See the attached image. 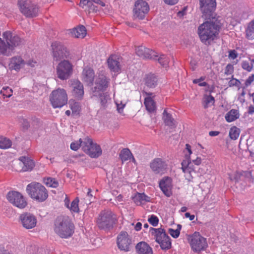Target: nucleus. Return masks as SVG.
I'll return each mask as SVG.
<instances>
[{"label": "nucleus", "instance_id": "obj_17", "mask_svg": "<svg viewBox=\"0 0 254 254\" xmlns=\"http://www.w3.org/2000/svg\"><path fill=\"white\" fill-rule=\"evenodd\" d=\"M109 81L104 75H100L96 79L95 86L92 88V95H99V93L103 92L108 86Z\"/></svg>", "mask_w": 254, "mask_h": 254}, {"label": "nucleus", "instance_id": "obj_11", "mask_svg": "<svg viewBox=\"0 0 254 254\" xmlns=\"http://www.w3.org/2000/svg\"><path fill=\"white\" fill-rule=\"evenodd\" d=\"M58 77L62 80L68 79L72 74V66L67 60L62 61L56 68Z\"/></svg>", "mask_w": 254, "mask_h": 254}, {"label": "nucleus", "instance_id": "obj_40", "mask_svg": "<svg viewBox=\"0 0 254 254\" xmlns=\"http://www.w3.org/2000/svg\"><path fill=\"white\" fill-rule=\"evenodd\" d=\"M240 133V129L236 126H233L230 129L229 135L231 139L236 140L239 136Z\"/></svg>", "mask_w": 254, "mask_h": 254}, {"label": "nucleus", "instance_id": "obj_14", "mask_svg": "<svg viewBox=\"0 0 254 254\" xmlns=\"http://www.w3.org/2000/svg\"><path fill=\"white\" fill-rule=\"evenodd\" d=\"M8 200L19 208H24L27 203L23 196L19 192L12 191L7 194Z\"/></svg>", "mask_w": 254, "mask_h": 254}, {"label": "nucleus", "instance_id": "obj_52", "mask_svg": "<svg viewBox=\"0 0 254 254\" xmlns=\"http://www.w3.org/2000/svg\"><path fill=\"white\" fill-rule=\"evenodd\" d=\"M233 65H232L231 64H227L225 69V74L226 75H230L233 73Z\"/></svg>", "mask_w": 254, "mask_h": 254}, {"label": "nucleus", "instance_id": "obj_42", "mask_svg": "<svg viewBox=\"0 0 254 254\" xmlns=\"http://www.w3.org/2000/svg\"><path fill=\"white\" fill-rule=\"evenodd\" d=\"M30 123V127L33 129H37L42 125L40 120L35 117H33L31 118Z\"/></svg>", "mask_w": 254, "mask_h": 254}, {"label": "nucleus", "instance_id": "obj_31", "mask_svg": "<svg viewBox=\"0 0 254 254\" xmlns=\"http://www.w3.org/2000/svg\"><path fill=\"white\" fill-rule=\"evenodd\" d=\"M163 120L166 126H169L171 128L176 127V122L172 117V115L168 113L166 110H164L163 113Z\"/></svg>", "mask_w": 254, "mask_h": 254}, {"label": "nucleus", "instance_id": "obj_60", "mask_svg": "<svg viewBox=\"0 0 254 254\" xmlns=\"http://www.w3.org/2000/svg\"><path fill=\"white\" fill-rule=\"evenodd\" d=\"M238 56V54L236 52L235 50H231L229 52V57L232 59H235Z\"/></svg>", "mask_w": 254, "mask_h": 254}, {"label": "nucleus", "instance_id": "obj_50", "mask_svg": "<svg viewBox=\"0 0 254 254\" xmlns=\"http://www.w3.org/2000/svg\"><path fill=\"white\" fill-rule=\"evenodd\" d=\"M204 80V77H201L200 78L194 79L193 80V83L194 84H198V85L201 87L206 86L207 85V83L206 82H201V81H203Z\"/></svg>", "mask_w": 254, "mask_h": 254}, {"label": "nucleus", "instance_id": "obj_19", "mask_svg": "<svg viewBox=\"0 0 254 254\" xmlns=\"http://www.w3.org/2000/svg\"><path fill=\"white\" fill-rule=\"evenodd\" d=\"M71 85L72 95L77 99H81L84 95L83 84L79 80H74Z\"/></svg>", "mask_w": 254, "mask_h": 254}, {"label": "nucleus", "instance_id": "obj_29", "mask_svg": "<svg viewBox=\"0 0 254 254\" xmlns=\"http://www.w3.org/2000/svg\"><path fill=\"white\" fill-rule=\"evenodd\" d=\"M148 96L145 98L144 104L146 110L150 113H153L156 110L155 102L151 98L152 93H147Z\"/></svg>", "mask_w": 254, "mask_h": 254}, {"label": "nucleus", "instance_id": "obj_1", "mask_svg": "<svg viewBox=\"0 0 254 254\" xmlns=\"http://www.w3.org/2000/svg\"><path fill=\"white\" fill-rule=\"evenodd\" d=\"M205 20L204 22L198 26L197 33L201 42L209 46L217 39L222 25L218 18Z\"/></svg>", "mask_w": 254, "mask_h": 254}, {"label": "nucleus", "instance_id": "obj_35", "mask_svg": "<svg viewBox=\"0 0 254 254\" xmlns=\"http://www.w3.org/2000/svg\"><path fill=\"white\" fill-rule=\"evenodd\" d=\"M0 254H17V249L11 245H0Z\"/></svg>", "mask_w": 254, "mask_h": 254}, {"label": "nucleus", "instance_id": "obj_37", "mask_svg": "<svg viewBox=\"0 0 254 254\" xmlns=\"http://www.w3.org/2000/svg\"><path fill=\"white\" fill-rule=\"evenodd\" d=\"M158 243L163 250H168L171 248V239L167 234Z\"/></svg>", "mask_w": 254, "mask_h": 254}, {"label": "nucleus", "instance_id": "obj_27", "mask_svg": "<svg viewBox=\"0 0 254 254\" xmlns=\"http://www.w3.org/2000/svg\"><path fill=\"white\" fill-rule=\"evenodd\" d=\"M24 61L21 57H15L11 58L9 66L10 69L18 70L24 65Z\"/></svg>", "mask_w": 254, "mask_h": 254}, {"label": "nucleus", "instance_id": "obj_28", "mask_svg": "<svg viewBox=\"0 0 254 254\" xmlns=\"http://www.w3.org/2000/svg\"><path fill=\"white\" fill-rule=\"evenodd\" d=\"M102 150L100 146L97 143H92V145L89 148L88 152L86 154L92 158H97L101 155Z\"/></svg>", "mask_w": 254, "mask_h": 254}, {"label": "nucleus", "instance_id": "obj_30", "mask_svg": "<svg viewBox=\"0 0 254 254\" xmlns=\"http://www.w3.org/2000/svg\"><path fill=\"white\" fill-rule=\"evenodd\" d=\"M145 84L149 88H154L157 84L158 78L156 75L149 73L144 78Z\"/></svg>", "mask_w": 254, "mask_h": 254}, {"label": "nucleus", "instance_id": "obj_38", "mask_svg": "<svg viewBox=\"0 0 254 254\" xmlns=\"http://www.w3.org/2000/svg\"><path fill=\"white\" fill-rule=\"evenodd\" d=\"M131 157H132V154L130 150L127 148L123 149L119 154V157L123 163L130 160Z\"/></svg>", "mask_w": 254, "mask_h": 254}, {"label": "nucleus", "instance_id": "obj_36", "mask_svg": "<svg viewBox=\"0 0 254 254\" xmlns=\"http://www.w3.org/2000/svg\"><path fill=\"white\" fill-rule=\"evenodd\" d=\"M240 115L238 110L232 109L225 115V119L228 122H232L239 118Z\"/></svg>", "mask_w": 254, "mask_h": 254}, {"label": "nucleus", "instance_id": "obj_56", "mask_svg": "<svg viewBox=\"0 0 254 254\" xmlns=\"http://www.w3.org/2000/svg\"><path fill=\"white\" fill-rule=\"evenodd\" d=\"M21 123L23 128L25 129H28L30 127V123L27 119H22Z\"/></svg>", "mask_w": 254, "mask_h": 254}, {"label": "nucleus", "instance_id": "obj_41", "mask_svg": "<svg viewBox=\"0 0 254 254\" xmlns=\"http://www.w3.org/2000/svg\"><path fill=\"white\" fill-rule=\"evenodd\" d=\"M44 183L50 187L56 188L59 186V182L55 179L51 177H48L44 179Z\"/></svg>", "mask_w": 254, "mask_h": 254}, {"label": "nucleus", "instance_id": "obj_58", "mask_svg": "<svg viewBox=\"0 0 254 254\" xmlns=\"http://www.w3.org/2000/svg\"><path fill=\"white\" fill-rule=\"evenodd\" d=\"M71 109L72 112V114L74 113H76L79 111V103L75 102L73 104V105L71 106Z\"/></svg>", "mask_w": 254, "mask_h": 254}, {"label": "nucleus", "instance_id": "obj_3", "mask_svg": "<svg viewBox=\"0 0 254 254\" xmlns=\"http://www.w3.org/2000/svg\"><path fill=\"white\" fill-rule=\"evenodd\" d=\"M3 38L6 41L7 44L2 40H0V53L4 56H9L11 55L14 48L20 46L22 41L16 35L10 31L3 33Z\"/></svg>", "mask_w": 254, "mask_h": 254}, {"label": "nucleus", "instance_id": "obj_32", "mask_svg": "<svg viewBox=\"0 0 254 254\" xmlns=\"http://www.w3.org/2000/svg\"><path fill=\"white\" fill-rule=\"evenodd\" d=\"M97 96H93V97H96L98 98V101L101 107L103 108H105L107 107V104L108 101L111 100L109 95L107 93L100 92Z\"/></svg>", "mask_w": 254, "mask_h": 254}, {"label": "nucleus", "instance_id": "obj_33", "mask_svg": "<svg viewBox=\"0 0 254 254\" xmlns=\"http://www.w3.org/2000/svg\"><path fill=\"white\" fill-rule=\"evenodd\" d=\"M71 33L75 38H83L86 35V29L85 26L81 25L73 29Z\"/></svg>", "mask_w": 254, "mask_h": 254}, {"label": "nucleus", "instance_id": "obj_9", "mask_svg": "<svg viewBox=\"0 0 254 254\" xmlns=\"http://www.w3.org/2000/svg\"><path fill=\"white\" fill-rule=\"evenodd\" d=\"M189 240L192 251L198 253L204 251L207 247L206 239L201 236L199 232H195Z\"/></svg>", "mask_w": 254, "mask_h": 254}, {"label": "nucleus", "instance_id": "obj_34", "mask_svg": "<svg viewBox=\"0 0 254 254\" xmlns=\"http://www.w3.org/2000/svg\"><path fill=\"white\" fill-rule=\"evenodd\" d=\"M79 142L82 149L86 153L87 152H88L89 148H90L93 142L92 139L88 136L83 139H79Z\"/></svg>", "mask_w": 254, "mask_h": 254}, {"label": "nucleus", "instance_id": "obj_61", "mask_svg": "<svg viewBox=\"0 0 254 254\" xmlns=\"http://www.w3.org/2000/svg\"><path fill=\"white\" fill-rule=\"evenodd\" d=\"M187 9V7H184L182 10L179 11L177 13L178 16L182 17L186 14V11Z\"/></svg>", "mask_w": 254, "mask_h": 254}, {"label": "nucleus", "instance_id": "obj_8", "mask_svg": "<svg viewBox=\"0 0 254 254\" xmlns=\"http://www.w3.org/2000/svg\"><path fill=\"white\" fill-rule=\"evenodd\" d=\"M50 100L54 108H62L67 102V96L65 90L58 89L50 95Z\"/></svg>", "mask_w": 254, "mask_h": 254}, {"label": "nucleus", "instance_id": "obj_59", "mask_svg": "<svg viewBox=\"0 0 254 254\" xmlns=\"http://www.w3.org/2000/svg\"><path fill=\"white\" fill-rule=\"evenodd\" d=\"M80 147V143H78L77 142H72L70 144V148L72 150L76 151L78 150L79 147Z\"/></svg>", "mask_w": 254, "mask_h": 254}, {"label": "nucleus", "instance_id": "obj_7", "mask_svg": "<svg viewBox=\"0 0 254 254\" xmlns=\"http://www.w3.org/2000/svg\"><path fill=\"white\" fill-rule=\"evenodd\" d=\"M18 5L20 12L27 17H34L38 14L39 6L31 0H19Z\"/></svg>", "mask_w": 254, "mask_h": 254}, {"label": "nucleus", "instance_id": "obj_57", "mask_svg": "<svg viewBox=\"0 0 254 254\" xmlns=\"http://www.w3.org/2000/svg\"><path fill=\"white\" fill-rule=\"evenodd\" d=\"M241 84L240 81L237 79H235V80H230L228 82V85L229 87L232 86H239Z\"/></svg>", "mask_w": 254, "mask_h": 254}, {"label": "nucleus", "instance_id": "obj_62", "mask_svg": "<svg viewBox=\"0 0 254 254\" xmlns=\"http://www.w3.org/2000/svg\"><path fill=\"white\" fill-rule=\"evenodd\" d=\"M182 169L184 173L188 174L190 175V176L191 177V178H192V177L191 176V173L192 171L190 170V167H188L185 168H182Z\"/></svg>", "mask_w": 254, "mask_h": 254}, {"label": "nucleus", "instance_id": "obj_16", "mask_svg": "<svg viewBox=\"0 0 254 254\" xmlns=\"http://www.w3.org/2000/svg\"><path fill=\"white\" fill-rule=\"evenodd\" d=\"M149 166L155 174L162 175L166 172L168 165L162 159L156 158L150 162Z\"/></svg>", "mask_w": 254, "mask_h": 254}, {"label": "nucleus", "instance_id": "obj_22", "mask_svg": "<svg viewBox=\"0 0 254 254\" xmlns=\"http://www.w3.org/2000/svg\"><path fill=\"white\" fill-rule=\"evenodd\" d=\"M119 58L117 56L111 55L108 59L109 68L113 72H118L121 69Z\"/></svg>", "mask_w": 254, "mask_h": 254}, {"label": "nucleus", "instance_id": "obj_49", "mask_svg": "<svg viewBox=\"0 0 254 254\" xmlns=\"http://www.w3.org/2000/svg\"><path fill=\"white\" fill-rule=\"evenodd\" d=\"M148 222L154 227L157 226L158 224L159 219L154 215H151L148 219Z\"/></svg>", "mask_w": 254, "mask_h": 254}, {"label": "nucleus", "instance_id": "obj_5", "mask_svg": "<svg viewBox=\"0 0 254 254\" xmlns=\"http://www.w3.org/2000/svg\"><path fill=\"white\" fill-rule=\"evenodd\" d=\"M26 190L30 197L39 201H44L48 196V191L41 184L33 182L27 185Z\"/></svg>", "mask_w": 254, "mask_h": 254}, {"label": "nucleus", "instance_id": "obj_47", "mask_svg": "<svg viewBox=\"0 0 254 254\" xmlns=\"http://www.w3.org/2000/svg\"><path fill=\"white\" fill-rule=\"evenodd\" d=\"M156 57L154 60H157L162 66H166L168 64V60L164 55H161L158 58Z\"/></svg>", "mask_w": 254, "mask_h": 254}, {"label": "nucleus", "instance_id": "obj_18", "mask_svg": "<svg viewBox=\"0 0 254 254\" xmlns=\"http://www.w3.org/2000/svg\"><path fill=\"white\" fill-rule=\"evenodd\" d=\"M135 52L138 56L145 59L154 60L156 57H158L155 52L143 46L137 47L135 49Z\"/></svg>", "mask_w": 254, "mask_h": 254}, {"label": "nucleus", "instance_id": "obj_12", "mask_svg": "<svg viewBox=\"0 0 254 254\" xmlns=\"http://www.w3.org/2000/svg\"><path fill=\"white\" fill-rule=\"evenodd\" d=\"M149 10L148 3L143 0L135 1L133 9V17L138 19H143Z\"/></svg>", "mask_w": 254, "mask_h": 254}, {"label": "nucleus", "instance_id": "obj_46", "mask_svg": "<svg viewBox=\"0 0 254 254\" xmlns=\"http://www.w3.org/2000/svg\"><path fill=\"white\" fill-rule=\"evenodd\" d=\"M78 202L79 200L77 198L74 199L69 206L70 210L74 212H78L79 211Z\"/></svg>", "mask_w": 254, "mask_h": 254}, {"label": "nucleus", "instance_id": "obj_20", "mask_svg": "<svg viewBox=\"0 0 254 254\" xmlns=\"http://www.w3.org/2000/svg\"><path fill=\"white\" fill-rule=\"evenodd\" d=\"M159 187L167 197H170L172 195V187L170 179L168 177L163 178L160 181Z\"/></svg>", "mask_w": 254, "mask_h": 254}, {"label": "nucleus", "instance_id": "obj_13", "mask_svg": "<svg viewBox=\"0 0 254 254\" xmlns=\"http://www.w3.org/2000/svg\"><path fill=\"white\" fill-rule=\"evenodd\" d=\"M117 244L121 251L127 252L130 250L132 239L127 232L122 231L117 236Z\"/></svg>", "mask_w": 254, "mask_h": 254}, {"label": "nucleus", "instance_id": "obj_44", "mask_svg": "<svg viewBox=\"0 0 254 254\" xmlns=\"http://www.w3.org/2000/svg\"><path fill=\"white\" fill-rule=\"evenodd\" d=\"M215 102L214 98L210 95H206L204 98V108H207L209 104L213 105Z\"/></svg>", "mask_w": 254, "mask_h": 254}, {"label": "nucleus", "instance_id": "obj_24", "mask_svg": "<svg viewBox=\"0 0 254 254\" xmlns=\"http://www.w3.org/2000/svg\"><path fill=\"white\" fill-rule=\"evenodd\" d=\"M19 160L22 162L23 166L22 170L23 172L31 171L35 166V163L33 160L26 156H21Z\"/></svg>", "mask_w": 254, "mask_h": 254}, {"label": "nucleus", "instance_id": "obj_43", "mask_svg": "<svg viewBox=\"0 0 254 254\" xmlns=\"http://www.w3.org/2000/svg\"><path fill=\"white\" fill-rule=\"evenodd\" d=\"M11 144L12 142L10 139L3 136H0V148H8L11 146Z\"/></svg>", "mask_w": 254, "mask_h": 254}, {"label": "nucleus", "instance_id": "obj_25", "mask_svg": "<svg viewBox=\"0 0 254 254\" xmlns=\"http://www.w3.org/2000/svg\"><path fill=\"white\" fill-rule=\"evenodd\" d=\"M132 199L137 205H141L146 202H149L150 198L144 193L136 192L132 196Z\"/></svg>", "mask_w": 254, "mask_h": 254}, {"label": "nucleus", "instance_id": "obj_55", "mask_svg": "<svg viewBox=\"0 0 254 254\" xmlns=\"http://www.w3.org/2000/svg\"><path fill=\"white\" fill-rule=\"evenodd\" d=\"M254 81V74H253L251 76H250L246 80L245 85V86L243 87L244 89H245L246 87H248L251 84L252 82H253Z\"/></svg>", "mask_w": 254, "mask_h": 254}, {"label": "nucleus", "instance_id": "obj_23", "mask_svg": "<svg viewBox=\"0 0 254 254\" xmlns=\"http://www.w3.org/2000/svg\"><path fill=\"white\" fill-rule=\"evenodd\" d=\"M135 249L138 254H153L152 249L144 242L138 243Z\"/></svg>", "mask_w": 254, "mask_h": 254}, {"label": "nucleus", "instance_id": "obj_64", "mask_svg": "<svg viewBox=\"0 0 254 254\" xmlns=\"http://www.w3.org/2000/svg\"><path fill=\"white\" fill-rule=\"evenodd\" d=\"M192 163L196 166H198L201 164V159L200 157H197L196 159L192 160Z\"/></svg>", "mask_w": 254, "mask_h": 254}, {"label": "nucleus", "instance_id": "obj_6", "mask_svg": "<svg viewBox=\"0 0 254 254\" xmlns=\"http://www.w3.org/2000/svg\"><path fill=\"white\" fill-rule=\"evenodd\" d=\"M216 6V0H199V8L202 13V18L204 20L213 18L220 19L215 12Z\"/></svg>", "mask_w": 254, "mask_h": 254}, {"label": "nucleus", "instance_id": "obj_4", "mask_svg": "<svg viewBox=\"0 0 254 254\" xmlns=\"http://www.w3.org/2000/svg\"><path fill=\"white\" fill-rule=\"evenodd\" d=\"M116 215L111 210H104L101 212L97 220V225L101 230L109 231L116 223Z\"/></svg>", "mask_w": 254, "mask_h": 254}, {"label": "nucleus", "instance_id": "obj_53", "mask_svg": "<svg viewBox=\"0 0 254 254\" xmlns=\"http://www.w3.org/2000/svg\"><path fill=\"white\" fill-rule=\"evenodd\" d=\"M169 233L170 234V235L173 237L174 238H177L179 237L180 232H179V230H174L172 228L169 229Z\"/></svg>", "mask_w": 254, "mask_h": 254}, {"label": "nucleus", "instance_id": "obj_51", "mask_svg": "<svg viewBox=\"0 0 254 254\" xmlns=\"http://www.w3.org/2000/svg\"><path fill=\"white\" fill-rule=\"evenodd\" d=\"M186 160H184L182 163V168L188 167L191 162L190 156L187 154L185 155Z\"/></svg>", "mask_w": 254, "mask_h": 254}, {"label": "nucleus", "instance_id": "obj_15", "mask_svg": "<svg viewBox=\"0 0 254 254\" xmlns=\"http://www.w3.org/2000/svg\"><path fill=\"white\" fill-rule=\"evenodd\" d=\"M19 221L22 226L26 229H30L36 226L37 219L32 214L24 212L19 216Z\"/></svg>", "mask_w": 254, "mask_h": 254}, {"label": "nucleus", "instance_id": "obj_45", "mask_svg": "<svg viewBox=\"0 0 254 254\" xmlns=\"http://www.w3.org/2000/svg\"><path fill=\"white\" fill-rule=\"evenodd\" d=\"M0 94L4 97L9 98L12 95V90L8 86L3 87L0 91Z\"/></svg>", "mask_w": 254, "mask_h": 254}, {"label": "nucleus", "instance_id": "obj_21", "mask_svg": "<svg viewBox=\"0 0 254 254\" xmlns=\"http://www.w3.org/2000/svg\"><path fill=\"white\" fill-rule=\"evenodd\" d=\"M95 77L94 71L90 67H85L82 73V80L87 83L88 85H91L93 83Z\"/></svg>", "mask_w": 254, "mask_h": 254}, {"label": "nucleus", "instance_id": "obj_39", "mask_svg": "<svg viewBox=\"0 0 254 254\" xmlns=\"http://www.w3.org/2000/svg\"><path fill=\"white\" fill-rule=\"evenodd\" d=\"M246 37L249 40L254 39V19L248 25L246 30Z\"/></svg>", "mask_w": 254, "mask_h": 254}, {"label": "nucleus", "instance_id": "obj_48", "mask_svg": "<svg viewBox=\"0 0 254 254\" xmlns=\"http://www.w3.org/2000/svg\"><path fill=\"white\" fill-rule=\"evenodd\" d=\"M241 66L244 70L250 72L253 68V63H250L247 61H244L241 64Z\"/></svg>", "mask_w": 254, "mask_h": 254}, {"label": "nucleus", "instance_id": "obj_10", "mask_svg": "<svg viewBox=\"0 0 254 254\" xmlns=\"http://www.w3.org/2000/svg\"><path fill=\"white\" fill-rule=\"evenodd\" d=\"M52 54L54 61H60L67 58L69 55V51L67 48L60 42L55 41L52 43Z\"/></svg>", "mask_w": 254, "mask_h": 254}, {"label": "nucleus", "instance_id": "obj_54", "mask_svg": "<svg viewBox=\"0 0 254 254\" xmlns=\"http://www.w3.org/2000/svg\"><path fill=\"white\" fill-rule=\"evenodd\" d=\"M94 4L95 3L93 2L92 0H90L89 2L88 3V6H87L89 8L90 12L91 11H97L98 10L97 6H96Z\"/></svg>", "mask_w": 254, "mask_h": 254}, {"label": "nucleus", "instance_id": "obj_2", "mask_svg": "<svg viewBox=\"0 0 254 254\" xmlns=\"http://www.w3.org/2000/svg\"><path fill=\"white\" fill-rule=\"evenodd\" d=\"M54 229L55 233L60 238L68 239L74 232V225L68 216H60L55 220Z\"/></svg>", "mask_w": 254, "mask_h": 254}, {"label": "nucleus", "instance_id": "obj_26", "mask_svg": "<svg viewBox=\"0 0 254 254\" xmlns=\"http://www.w3.org/2000/svg\"><path fill=\"white\" fill-rule=\"evenodd\" d=\"M149 232L152 236H154L155 241L157 243H159V241L162 240L163 238L167 235L165 230L161 228L156 229L150 227Z\"/></svg>", "mask_w": 254, "mask_h": 254}, {"label": "nucleus", "instance_id": "obj_63", "mask_svg": "<svg viewBox=\"0 0 254 254\" xmlns=\"http://www.w3.org/2000/svg\"><path fill=\"white\" fill-rule=\"evenodd\" d=\"M89 1L90 0H80L79 6L82 8H84V6H88Z\"/></svg>", "mask_w": 254, "mask_h": 254}]
</instances>
